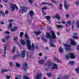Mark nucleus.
I'll return each mask as SVG.
<instances>
[{
	"instance_id": "nucleus-19",
	"label": "nucleus",
	"mask_w": 79,
	"mask_h": 79,
	"mask_svg": "<svg viewBox=\"0 0 79 79\" xmlns=\"http://www.w3.org/2000/svg\"><path fill=\"white\" fill-rule=\"evenodd\" d=\"M4 53L5 55H6V45H4Z\"/></svg>"
},
{
	"instance_id": "nucleus-54",
	"label": "nucleus",
	"mask_w": 79,
	"mask_h": 79,
	"mask_svg": "<svg viewBox=\"0 0 79 79\" xmlns=\"http://www.w3.org/2000/svg\"><path fill=\"white\" fill-rule=\"evenodd\" d=\"M73 35H74L75 36H77V33H73Z\"/></svg>"
},
{
	"instance_id": "nucleus-64",
	"label": "nucleus",
	"mask_w": 79,
	"mask_h": 79,
	"mask_svg": "<svg viewBox=\"0 0 79 79\" xmlns=\"http://www.w3.org/2000/svg\"><path fill=\"white\" fill-rule=\"evenodd\" d=\"M77 49L78 50H79V45H77Z\"/></svg>"
},
{
	"instance_id": "nucleus-6",
	"label": "nucleus",
	"mask_w": 79,
	"mask_h": 79,
	"mask_svg": "<svg viewBox=\"0 0 79 79\" xmlns=\"http://www.w3.org/2000/svg\"><path fill=\"white\" fill-rule=\"evenodd\" d=\"M53 66L51 67V70L55 69H58V66L56 64L53 63Z\"/></svg>"
},
{
	"instance_id": "nucleus-11",
	"label": "nucleus",
	"mask_w": 79,
	"mask_h": 79,
	"mask_svg": "<svg viewBox=\"0 0 79 79\" xmlns=\"http://www.w3.org/2000/svg\"><path fill=\"white\" fill-rule=\"evenodd\" d=\"M70 40L71 41V44L72 45H75L76 42L74 41V40L72 39H70Z\"/></svg>"
},
{
	"instance_id": "nucleus-34",
	"label": "nucleus",
	"mask_w": 79,
	"mask_h": 79,
	"mask_svg": "<svg viewBox=\"0 0 79 79\" xmlns=\"http://www.w3.org/2000/svg\"><path fill=\"white\" fill-rule=\"evenodd\" d=\"M16 63V65L17 67V68H19L20 67V64L16 62H15Z\"/></svg>"
},
{
	"instance_id": "nucleus-8",
	"label": "nucleus",
	"mask_w": 79,
	"mask_h": 79,
	"mask_svg": "<svg viewBox=\"0 0 79 79\" xmlns=\"http://www.w3.org/2000/svg\"><path fill=\"white\" fill-rule=\"evenodd\" d=\"M41 77H42V74L40 73H38L36 78L37 79H40L41 78Z\"/></svg>"
},
{
	"instance_id": "nucleus-37",
	"label": "nucleus",
	"mask_w": 79,
	"mask_h": 79,
	"mask_svg": "<svg viewBox=\"0 0 79 79\" xmlns=\"http://www.w3.org/2000/svg\"><path fill=\"white\" fill-rule=\"evenodd\" d=\"M21 79V76L19 75L17 77H15V79Z\"/></svg>"
},
{
	"instance_id": "nucleus-5",
	"label": "nucleus",
	"mask_w": 79,
	"mask_h": 79,
	"mask_svg": "<svg viewBox=\"0 0 79 79\" xmlns=\"http://www.w3.org/2000/svg\"><path fill=\"white\" fill-rule=\"evenodd\" d=\"M17 57L18 58L20 57V53L18 52H16V54L14 56L13 58L14 60H15L17 58Z\"/></svg>"
},
{
	"instance_id": "nucleus-7",
	"label": "nucleus",
	"mask_w": 79,
	"mask_h": 79,
	"mask_svg": "<svg viewBox=\"0 0 79 79\" xmlns=\"http://www.w3.org/2000/svg\"><path fill=\"white\" fill-rule=\"evenodd\" d=\"M23 68L25 71H26V69H27V63H24L23 64Z\"/></svg>"
},
{
	"instance_id": "nucleus-60",
	"label": "nucleus",
	"mask_w": 79,
	"mask_h": 79,
	"mask_svg": "<svg viewBox=\"0 0 79 79\" xmlns=\"http://www.w3.org/2000/svg\"><path fill=\"white\" fill-rule=\"evenodd\" d=\"M9 64L11 66H12L13 65V63L11 62H9Z\"/></svg>"
},
{
	"instance_id": "nucleus-43",
	"label": "nucleus",
	"mask_w": 79,
	"mask_h": 79,
	"mask_svg": "<svg viewBox=\"0 0 79 79\" xmlns=\"http://www.w3.org/2000/svg\"><path fill=\"white\" fill-rule=\"evenodd\" d=\"M0 13L1 15H2V16H5V14H4V12H3L0 11Z\"/></svg>"
},
{
	"instance_id": "nucleus-61",
	"label": "nucleus",
	"mask_w": 79,
	"mask_h": 79,
	"mask_svg": "<svg viewBox=\"0 0 79 79\" xmlns=\"http://www.w3.org/2000/svg\"><path fill=\"white\" fill-rule=\"evenodd\" d=\"M46 9H47V7H42V10H46Z\"/></svg>"
},
{
	"instance_id": "nucleus-24",
	"label": "nucleus",
	"mask_w": 79,
	"mask_h": 79,
	"mask_svg": "<svg viewBox=\"0 0 79 79\" xmlns=\"http://www.w3.org/2000/svg\"><path fill=\"white\" fill-rule=\"evenodd\" d=\"M20 42H21V44L23 45H24L26 44V42H24V40H20Z\"/></svg>"
},
{
	"instance_id": "nucleus-20",
	"label": "nucleus",
	"mask_w": 79,
	"mask_h": 79,
	"mask_svg": "<svg viewBox=\"0 0 79 79\" xmlns=\"http://www.w3.org/2000/svg\"><path fill=\"white\" fill-rule=\"evenodd\" d=\"M56 18L58 19V20H60V19H61V18L60 17V15L58 14H56V15H55Z\"/></svg>"
},
{
	"instance_id": "nucleus-47",
	"label": "nucleus",
	"mask_w": 79,
	"mask_h": 79,
	"mask_svg": "<svg viewBox=\"0 0 79 79\" xmlns=\"http://www.w3.org/2000/svg\"><path fill=\"white\" fill-rule=\"evenodd\" d=\"M68 77L67 75H65L64 77V79H68Z\"/></svg>"
},
{
	"instance_id": "nucleus-45",
	"label": "nucleus",
	"mask_w": 79,
	"mask_h": 79,
	"mask_svg": "<svg viewBox=\"0 0 79 79\" xmlns=\"http://www.w3.org/2000/svg\"><path fill=\"white\" fill-rule=\"evenodd\" d=\"M44 4L47 5V2H43L41 3V5H44Z\"/></svg>"
},
{
	"instance_id": "nucleus-18",
	"label": "nucleus",
	"mask_w": 79,
	"mask_h": 79,
	"mask_svg": "<svg viewBox=\"0 0 79 79\" xmlns=\"http://www.w3.org/2000/svg\"><path fill=\"white\" fill-rule=\"evenodd\" d=\"M46 65L47 66H50L52 65V62L50 61H48L46 63Z\"/></svg>"
},
{
	"instance_id": "nucleus-15",
	"label": "nucleus",
	"mask_w": 79,
	"mask_h": 79,
	"mask_svg": "<svg viewBox=\"0 0 79 79\" xmlns=\"http://www.w3.org/2000/svg\"><path fill=\"white\" fill-rule=\"evenodd\" d=\"M12 27H13V24H12V23L11 22H10L9 23V24L8 27V30H10V29L11 28H12Z\"/></svg>"
},
{
	"instance_id": "nucleus-39",
	"label": "nucleus",
	"mask_w": 79,
	"mask_h": 79,
	"mask_svg": "<svg viewBox=\"0 0 79 79\" xmlns=\"http://www.w3.org/2000/svg\"><path fill=\"white\" fill-rule=\"evenodd\" d=\"M40 34H41V32L36 31V35H39Z\"/></svg>"
},
{
	"instance_id": "nucleus-38",
	"label": "nucleus",
	"mask_w": 79,
	"mask_h": 79,
	"mask_svg": "<svg viewBox=\"0 0 79 79\" xmlns=\"http://www.w3.org/2000/svg\"><path fill=\"white\" fill-rule=\"evenodd\" d=\"M75 71H76V72L77 73H78L79 72V67L78 68H77L75 69Z\"/></svg>"
},
{
	"instance_id": "nucleus-49",
	"label": "nucleus",
	"mask_w": 79,
	"mask_h": 79,
	"mask_svg": "<svg viewBox=\"0 0 79 79\" xmlns=\"http://www.w3.org/2000/svg\"><path fill=\"white\" fill-rule=\"evenodd\" d=\"M23 79H29V78L27 77L24 76Z\"/></svg>"
},
{
	"instance_id": "nucleus-63",
	"label": "nucleus",
	"mask_w": 79,
	"mask_h": 79,
	"mask_svg": "<svg viewBox=\"0 0 79 79\" xmlns=\"http://www.w3.org/2000/svg\"><path fill=\"white\" fill-rule=\"evenodd\" d=\"M28 23H31V20H28L27 21Z\"/></svg>"
},
{
	"instance_id": "nucleus-9",
	"label": "nucleus",
	"mask_w": 79,
	"mask_h": 79,
	"mask_svg": "<svg viewBox=\"0 0 79 79\" xmlns=\"http://www.w3.org/2000/svg\"><path fill=\"white\" fill-rule=\"evenodd\" d=\"M46 39H52V37H51V35L48 33H46V35L45 36Z\"/></svg>"
},
{
	"instance_id": "nucleus-1",
	"label": "nucleus",
	"mask_w": 79,
	"mask_h": 79,
	"mask_svg": "<svg viewBox=\"0 0 79 79\" xmlns=\"http://www.w3.org/2000/svg\"><path fill=\"white\" fill-rule=\"evenodd\" d=\"M49 30H50V31H51V33L52 34L51 35V36L52 39H56V35H55V33L53 30H52V28L51 27H49Z\"/></svg>"
},
{
	"instance_id": "nucleus-50",
	"label": "nucleus",
	"mask_w": 79,
	"mask_h": 79,
	"mask_svg": "<svg viewBox=\"0 0 79 79\" xmlns=\"http://www.w3.org/2000/svg\"><path fill=\"white\" fill-rule=\"evenodd\" d=\"M33 0H28V1L29 2V3L31 4V3L33 2Z\"/></svg>"
},
{
	"instance_id": "nucleus-59",
	"label": "nucleus",
	"mask_w": 79,
	"mask_h": 79,
	"mask_svg": "<svg viewBox=\"0 0 79 79\" xmlns=\"http://www.w3.org/2000/svg\"><path fill=\"white\" fill-rule=\"evenodd\" d=\"M6 78L8 79H10L11 78V76H7Z\"/></svg>"
},
{
	"instance_id": "nucleus-29",
	"label": "nucleus",
	"mask_w": 79,
	"mask_h": 79,
	"mask_svg": "<svg viewBox=\"0 0 79 79\" xmlns=\"http://www.w3.org/2000/svg\"><path fill=\"white\" fill-rule=\"evenodd\" d=\"M76 25H77V28H79V22L78 21H77L76 23Z\"/></svg>"
},
{
	"instance_id": "nucleus-16",
	"label": "nucleus",
	"mask_w": 79,
	"mask_h": 79,
	"mask_svg": "<svg viewBox=\"0 0 79 79\" xmlns=\"http://www.w3.org/2000/svg\"><path fill=\"white\" fill-rule=\"evenodd\" d=\"M54 60L55 61H56L57 63H61V61L59 60V59L58 58H54Z\"/></svg>"
},
{
	"instance_id": "nucleus-26",
	"label": "nucleus",
	"mask_w": 79,
	"mask_h": 79,
	"mask_svg": "<svg viewBox=\"0 0 79 79\" xmlns=\"http://www.w3.org/2000/svg\"><path fill=\"white\" fill-rule=\"evenodd\" d=\"M45 18H46L47 20H48V21H49L50 19H51V17H50V16H46Z\"/></svg>"
},
{
	"instance_id": "nucleus-30",
	"label": "nucleus",
	"mask_w": 79,
	"mask_h": 79,
	"mask_svg": "<svg viewBox=\"0 0 79 79\" xmlns=\"http://www.w3.org/2000/svg\"><path fill=\"white\" fill-rule=\"evenodd\" d=\"M59 51L60 53H61L63 52V49L61 47H60L59 49Z\"/></svg>"
},
{
	"instance_id": "nucleus-53",
	"label": "nucleus",
	"mask_w": 79,
	"mask_h": 79,
	"mask_svg": "<svg viewBox=\"0 0 79 79\" xmlns=\"http://www.w3.org/2000/svg\"><path fill=\"white\" fill-rule=\"evenodd\" d=\"M75 3V4H76V5H79V1H77V2H76Z\"/></svg>"
},
{
	"instance_id": "nucleus-2",
	"label": "nucleus",
	"mask_w": 79,
	"mask_h": 79,
	"mask_svg": "<svg viewBox=\"0 0 79 79\" xmlns=\"http://www.w3.org/2000/svg\"><path fill=\"white\" fill-rule=\"evenodd\" d=\"M21 10H19V12H21L22 13H26L27 11V7L21 6L20 7Z\"/></svg>"
},
{
	"instance_id": "nucleus-28",
	"label": "nucleus",
	"mask_w": 79,
	"mask_h": 79,
	"mask_svg": "<svg viewBox=\"0 0 79 79\" xmlns=\"http://www.w3.org/2000/svg\"><path fill=\"white\" fill-rule=\"evenodd\" d=\"M25 38V39H29V35L25 33L24 35Z\"/></svg>"
},
{
	"instance_id": "nucleus-41",
	"label": "nucleus",
	"mask_w": 79,
	"mask_h": 79,
	"mask_svg": "<svg viewBox=\"0 0 79 79\" xmlns=\"http://www.w3.org/2000/svg\"><path fill=\"white\" fill-rule=\"evenodd\" d=\"M72 37L73 39H79V37L77 36H73Z\"/></svg>"
},
{
	"instance_id": "nucleus-23",
	"label": "nucleus",
	"mask_w": 79,
	"mask_h": 79,
	"mask_svg": "<svg viewBox=\"0 0 79 79\" xmlns=\"http://www.w3.org/2000/svg\"><path fill=\"white\" fill-rule=\"evenodd\" d=\"M32 56V54L30 52H27V57H31V56Z\"/></svg>"
},
{
	"instance_id": "nucleus-55",
	"label": "nucleus",
	"mask_w": 79,
	"mask_h": 79,
	"mask_svg": "<svg viewBox=\"0 0 79 79\" xmlns=\"http://www.w3.org/2000/svg\"><path fill=\"white\" fill-rule=\"evenodd\" d=\"M2 42H6V41L4 39H2Z\"/></svg>"
},
{
	"instance_id": "nucleus-46",
	"label": "nucleus",
	"mask_w": 79,
	"mask_h": 79,
	"mask_svg": "<svg viewBox=\"0 0 79 79\" xmlns=\"http://www.w3.org/2000/svg\"><path fill=\"white\" fill-rule=\"evenodd\" d=\"M46 5H51V6H53V4L52 3L46 2Z\"/></svg>"
},
{
	"instance_id": "nucleus-40",
	"label": "nucleus",
	"mask_w": 79,
	"mask_h": 79,
	"mask_svg": "<svg viewBox=\"0 0 79 79\" xmlns=\"http://www.w3.org/2000/svg\"><path fill=\"white\" fill-rule=\"evenodd\" d=\"M17 39H18V37L17 36L14 38L13 40L14 41V42H16V41H17Z\"/></svg>"
},
{
	"instance_id": "nucleus-62",
	"label": "nucleus",
	"mask_w": 79,
	"mask_h": 79,
	"mask_svg": "<svg viewBox=\"0 0 79 79\" xmlns=\"http://www.w3.org/2000/svg\"><path fill=\"white\" fill-rule=\"evenodd\" d=\"M39 55L40 56H42V53H40L39 54Z\"/></svg>"
},
{
	"instance_id": "nucleus-4",
	"label": "nucleus",
	"mask_w": 79,
	"mask_h": 79,
	"mask_svg": "<svg viewBox=\"0 0 79 79\" xmlns=\"http://www.w3.org/2000/svg\"><path fill=\"white\" fill-rule=\"evenodd\" d=\"M10 6L11 7V10H12V11H13V10H15V7L17 9V10H18V7L15 4H14V5L13 4H11Z\"/></svg>"
},
{
	"instance_id": "nucleus-51",
	"label": "nucleus",
	"mask_w": 79,
	"mask_h": 79,
	"mask_svg": "<svg viewBox=\"0 0 79 79\" xmlns=\"http://www.w3.org/2000/svg\"><path fill=\"white\" fill-rule=\"evenodd\" d=\"M65 16H66V18H69V14H66L65 15Z\"/></svg>"
},
{
	"instance_id": "nucleus-27",
	"label": "nucleus",
	"mask_w": 79,
	"mask_h": 79,
	"mask_svg": "<svg viewBox=\"0 0 79 79\" xmlns=\"http://www.w3.org/2000/svg\"><path fill=\"white\" fill-rule=\"evenodd\" d=\"M57 27L58 28H63V26L61 25H57Z\"/></svg>"
},
{
	"instance_id": "nucleus-42",
	"label": "nucleus",
	"mask_w": 79,
	"mask_h": 79,
	"mask_svg": "<svg viewBox=\"0 0 79 79\" xmlns=\"http://www.w3.org/2000/svg\"><path fill=\"white\" fill-rule=\"evenodd\" d=\"M42 39L44 42H47V40H46V39L45 38H44V37H42Z\"/></svg>"
},
{
	"instance_id": "nucleus-10",
	"label": "nucleus",
	"mask_w": 79,
	"mask_h": 79,
	"mask_svg": "<svg viewBox=\"0 0 79 79\" xmlns=\"http://www.w3.org/2000/svg\"><path fill=\"white\" fill-rule=\"evenodd\" d=\"M64 6L66 9H68V5H67V1L66 0H64Z\"/></svg>"
},
{
	"instance_id": "nucleus-21",
	"label": "nucleus",
	"mask_w": 79,
	"mask_h": 79,
	"mask_svg": "<svg viewBox=\"0 0 79 79\" xmlns=\"http://www.w3.org/2000/svg\"><path fill=\"white\" fill-rule=\"evenodd\" d=\"M7 71H8V69H2V71H1V73L3 74V73H4L5 72H7Z\"/></svg>"
},
{
	"instance_id": "nucleus-13",
	"label": "nucleus",
	"mask_w": 79,
	"mask_h": 79,
	"mask_svg": "<svg viewBox=\"0 0 79 79\" xmlns=\"http://www.w3.org/2000/svg\"><path fill=\"white\" fill-rule=\"evenodd\" d=\"M25 51L24 50L22 52H21V55L22 58H24L25 56Z\"/></svg>"
},
{
	"instance_id": "nucleus-3",
	"label": "nucleus",
	"mask_w": 79,
	"mask_h": 79,
	"mask_svg": "<svg viewBox=\"0 0 79 79\" xmlns=\"http://www.w3.org/2000/svg\"><path fill=\"white\" fill-rule=\"evenodd\" d=\"M27 46L29 50H31V48H32V46L31 45V41L29 40H27Z\"/></svg>"
},
{
	"instance_id": "nucleus-57",
	"label": "nucleus",
	"mask_w": 79,
	"mask_h": 79,
	"mask_svg": "<svg viewBox=\"0 0 79 79\" xmlns=\"http://www.w3.org/2000/svg\"><path fill=\"white\" fill-rule=\"evenodd\" d=\"M1 24L3 25L5 24V23L4 22H3V21H1Z\"/></svg>"
},
{
	"instance_id": "nucleus-36",
	"label": "nucleus",
	"mask_w": 79,
	"mask_h": 79,
	"mask_svg": "<svg viewBox=\"0 0 79 79\" xmlns=\"http://www.w3.org/2000/svg\"><path fill=\"white\" fill-rule=\"evenodd\" d=\"M65 58L66 59H69V58H70V55H66L65 56Z\"/></svg>"
},
{
	"instance_id": "nucleus-48",
	"label": "nucleus",
	"mask_w": 79,
	"mask_h": 79,
	"mask_svg": "<svg viewBox=\"0 0 79 79\" xmlns=\"http://www.w3.org/2000/svg\"><path fill=\"white\" fill-rule=\"evenodd\" d=\"M24 33L23 32H21L20 33V35L23 37V35L24 34Z\"/></svg>"
},
{
	"instance_id": "nucleus-17",
	"label": "nucleus",
	"mask_w": 79,
	"mask_h": 79,
	"mask_svg": "<svg viewBox=\"0 0 79 79\" xmlns=\"http://www.w3.org/2000/svg\"><path fill=\"white\" fill-rule=\"evenodd\" d=\"M70 56L71 57V59H74L75 58V56L73 53H71L70 54Z\"/></svg>"
},
{
	"instance_id": "nucleus-33",
	"label": "nucleus",
	"mask_w": 79,
	"mask_h": 79,
	"mask_svg": "<svg viewBox=\"0 0 79 79\" xmlns=\"http://www.w3.org/2000/svg\"><path fill=\"white\" fill-rule=\"evenodd\" d=\"M15 50H16V47H14L12 49V52L13 53L15 52Z\"/></svg>"
},
{
	"instance_id": "nucleus-56",
	"label": "nucleus",
	"mask_w": 79,
	"mask_h": 79,
	"mask_svg": "<svg viewBox=\"0 0 79 79\" xmlns=\"http://www.w3.org/2000/svg\"><path fill=\"white\" fill-rule=\"evenodd\" d=\"M42 13L43 14H44V15H46V13H45V12L44 11L42 10Z\"/></svg>"
},
{
	"instance_id": "nucleus-25",
	"label": "nucleus",
	"mask_w": 79,
	"mask_h": 79,
	"mask_svg": "<svg viewBox=\"0 0 79 79\" xmlns=\"http://www.w3.org/2000/svg\"><path fill=\"white\" fill-rule=\"evenodd\" d=\"M29 13L31 17H32V16L34 15V12L32 10L30 11Z\"/></svg>"
},
{
	"instance_id": "nucleus-14",
	"label": "nucleus",
	"mask_w": 79,
	"mask_h": 79,
	"mask_svg": "<svg viewBox=\"0 0 79 79\" xmlns=\"http://www.w3.org/2000/svg\"><path fill=\"white\" fill-rule=\"evenodd\" d=\"M17 29H18V27H14L10 29V31H11V32H13V31H16V30H17Z\"/></svg>"
},
{
	"instance_id": "nucleus-22",
	"label": "nucleus",
	"mask_w": 79,
	"mask_h": 79,
	"mask_svg": "<svg viewBox=\"0 0 79 79\" xmlns=\"http://www.w3.org/2000/svg\"><path fill=\"white\" fill-rule=\"evenodd\" d=\"M39 63L40 64H44V62L43 60H40L39 61Z\"/></svg>"
},
{
	"instance_id": "nucleus-12",
	"label": "nucleus",
	"mask_w": 79,
	"mask_h": 79,
	"mask_svg": "<svg viewBox=\"0 0 79 79\" xmlns=\"http://www.w3.org/2000/svg\"><path fill=\"white\" fill-rule=\"evenodd\" d=\"M71 20H69L66 23L65 26L66 27H68V25L69 26H71Z\"/></svg>"
},
{
	"instance_id": "nucleus-58",
	"label": "nucleus",
	"mask_w": 79,
	"mask_h": 79,
	"mask_svg": "<svg viewBox=\"0 0 79 79\" xmlns=\"http://www.w3.org/2000/svg\"><path fill=\"white\" fill-rule=\"evenodd\" d=\"M8 13V11L7 10H6L5 11V15H7Z\"/></svg>"
},
{
	"instance_id": "nucleus-44",
	"label": "nucleus",
	"mask_w": 79,
	"mask_h": 79,
	"mask_svg": "<svg viewBox=\"0 0 79 79\" xmlns=\"http://www.w3.org/2000/svg\"><path fill=\"white\" fill-rule=\"evenodd\" d=\"M47 76L48 77H50V76H52V73H48L47 74Z\"/></svg>"
},
{
	"instance_id": "nucleus-52",
	"label": "nucleus",
	"mask_w": 79,
	"mask_h": 79,
	"mask_svg": "<svg viewBox=\"0 0 79 79\" xmlns=\"http://www.w3.org/2000/svg\"><path fill=\"white\" fill-rule=\"evenodd\" d=\"M5 34H10V31H6V32L5 33Z\"/></svg>"
},
{
	"instance_id": "nucleus-31",
	"label": "nucleus",
	"mask_w": 79,
	"mask_h": 79,
	"mask_svg": "<svg viewBox=\"0 0 79 79\" xmlns=\"http://www.w3.org/2000/svg\"><path fill=\"white\" fill-rule=\"evenodd\" d=\"M69 63L71 65H73V64H74L75 63L74 61H72L70 62H69Z\"/></svg>"
},
{
	"instance_id": "nucleus-35",
	"label": "nucleus",
	"mask_w": 79,
	"mask_h": 79,
	"mask_svg": "<svg viewBox=\"0 0 79 79\" xmlns=\"http://www.w3.org/2000/svg\"><path fill=\"white\" fill-rule=\"evenodd\" d=\"M65 49L66 50V51H70V50H71V48H70L68 47H65Z\"/></svg>"
},
{
	"instance_id": "nucleus-32",
	"label": "nucleus",
	"mask_w": 79,
	"mask_h": 79,
	"mask_svg": "<svg viewBox=\"0 0 79 79\" xmlns=\"http://www.w3.org/2000/svg\"><path fill=\"white\" fill-rule=\"evenodd\" d=\"M50 47H56V46L55 45L53 44L52 43H50Z\"/></svg>"
}]
</instances>
